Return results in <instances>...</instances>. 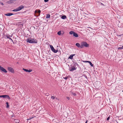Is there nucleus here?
<instances>
[{
	"mask_svg": "<svg viewBox=\"0 0 123 123\" xmlns=\"http://www.w3.org/2000/svg\"><path fill=\"white\" fill-rule=\"evenodd\" d=\"M123 34H121V35H117V36H121Z\"/></svg>",
	"mask_w": 123,
	"mask_h": 123,
	"instance_id": "obj_39",
	"label": "nucleus"
},
{
	"mask_svg": "<svg viewBox=\"0 0 123 123\" xmlns=\"http://www.w3.org/2000/svg\"><path fill=\"white\" fill-rule=\"evenodd\" d=\"M89 63L90 64V65L91 66H93V64H92V63L90 61L89 62Z\"/></svg>",
	"mask_w": 123,
	"mask_h": 123,
	"instance_id": "obj_26",
	"label": "nucleus"
},
{
	"mask_svg": "<svg viewBox=\"0 0 123 123\" xmlns=\"http://www.w3.org/2000/svg\"><path fill=\"white\" fill-rule=\"evenodd\" d=\"M55 98V97L52 96L51 97V98L54 99Z\"/></svg>",
	"mask_w": 123,
	"mask_h": 123,
	"instance_id": "obj_28",
	"label": "nucleus"
},
{
	"mask_svg": "<svg viewBox=\"0 0 123 123\" xmlns=\"http://www.w3.org/2000/svg\"><path fill=\"white\" fill-rule=\"evenodd\" d=\"M89 61H85L84 62H88L89 63Z\"/></svg>",
	"mask_w": 123,
	"mask_h": 123,
	"instance_id": "obj_37",
	"label": "nucleus"
},
{
	"mask_svg": "<svg viewBox=\"0 0 123 123\" xmlns=\"http://www.w3.org/2000/svg\"><path fill=\"white\" fill-rule=\"evenodd\" d=\"M74 31H70L69 32V34H74Z\"/></svg>",
	"mask_w": 123,
	"mask_h": 123,
	"instance_id": "obj_24",
	"label": "nucleus"
},
{
	"mask_svg": "<svg viewBox=\"0 0 123 123\" xmlns=\"http://www.w3.org/2000/svg\"><path fill=\"white\" fill-rule=\"evenodd\" d=\"M6 107L7 108H8L9 106V103L8 102H6Z\"/></svg>",
	"mask_w": 123,
	"mask_h": 123,
	"instance_id": "obj_22",
	"label": "nucleus"
},
{
	"mask_svg": "<svg viewBox=\"0 0 123 123\" xmlns=\"http://www.w3.org/2000/svg\"><path fill=\"white\" fill-rule=\"evenodd\" d=\"M2 97L4 98H7L9 99H10V98L9 96L7 95H0V98Z\"/></svg>",
	"mask_w": 123,
	"mask_h": 123,
	"instance_id": "obj_6",
	"label": "nucleus"
},
{
	"mask_svg": "<svg viewBox=\"0 0 123 123\" xmlns=\"http://www.w3.org/2000/svg\"><path fill=\"white\" fill-rule=\"evenodd\" d=\"M76 45L78 48H80V45L78 43H77L76 44Z\"/></svg>",
	"mask_w": 123,
	"mask_h": 123,
	"instance_id": "obj_17",
	"label": "nucleus"
},
{
	"mask_svg": "<svg viewBox=\"0 0 123 123\" xmlns=\"http://www.w3.org/2000/svg\"><path fill=\"white\" fill-rule=\"evenodd\" d=\"M49 46L51 50L54 52L55 53H56L58 52V50H55L52 45H50Z\"/></svg>",
	"mask_w": 123,
	"mask_h": 123,
	"instance_id": "obj_4",
	"label": "nucleus"
},
{
	"mask_svg": "<svg viewBox=\"0 0 123 123\" xmlns=\"http://www.w3.org/2000/svg\"><path fill=\"white\" fill-rule=\"evenodd\" d=\"M13 14H13L11 13H9L6 14H5V15L7 16H10L12 15Z\"/></svg>",
	"mask_w": 123,
	"mask_h": 123,
	"instance_id": "obj_13",
	"label": "nucleus"
},
{
	"mask_svg": "<svg viewBox=\"0 0 123 123\" xmlns=\"http://www.w3.org/2000/svg\"><path fill=\"white\" fill-rule=\"evenodd\" d=\"M67 98L68 100H69L70 99V98L68 97H67Z\"/></svg>",
	"mask_w": 123,
	"mask_h": 123,
	"instance_id": "obj_34",
	"label": "nucleus"
},
{
	"mask_svg": "<svg viewBox=\"0 0 123 123\" xmlns=\"http://www.w3.org/2000/svg\"><path fill=\"white\" fill-rule=\"evenodd\" d=\"M0 4H1V5H4L3 3H2V2H1L0 3Z\"/></svg>",
	"mask_w": 123,
	"mask_h": 123,
	"instance_id": "obj_36",
	"label": "nucleus"
},
{
	"mask_svg": "<svg viewBox=\"0 0 123 123\" xmlns=\"http://www.w3.org/2000/svg\"><path fill=\"white\" fill-rule=\"evenodd\" d=\"M23 70L25 71L26 72H30L32 71V70L31 69H29V70L25 69L24 68H23Z\"/></svg>",
	"mask_w": 123,
	"mask_h": 123,
	"instance_id": "obj_10",
	"label": "nucleus"
},
{
	"mask_svg": "<svg viewBox=\"0 0 123 123\" xmlns=\"http://www.w3.org/2000/svg\"><path fill=\"white\" fill-rule=\"evenodd\" d=\"M122 46L123 49V46Z\"/></svg>",
	"mask_w": 123,
	"mask_h": 123,
	"instance_id": "obj_42",
	"label": "nucleus"
},
{
	"mask_svg": "<svg viewBox=\"0 0 123 123\" xmlns=\"http://www.w3.org/2000/svg\"><path fill=\"white\" fill-rule=\"evenodd\" d=\"M61 18L63 19H65L67 18V17L66 15H64L62 16Z\"/></svg>",
	"mask_w": 123,
	"mask_h": 123,
	"instance_id": "obj_16",
	"label": "nucleus"
},
{
	"mask_svg": "<svg viewBox=\"0 0 123 123\" xmlns=\"http://www.w3.org/2000/svg\"><path fill=\"white\" fill-rule=\"evenodd\" d=\"M0 70L5 73H6L7 72V71L6 69H4L3 67H1L0 66Z\"/></svg>",
	"mask_w": 123,
	"mask_h": 123,
	"instance_id": "obj_7",
	"label": "nucleus"
},
{
	"mask_svg": "<svg viewBox=\"0 0 123 123\" xmlns=\"http://www.w3.org/2000/svg\"><path fill=\"white\" fill-rule=\"evenodd\" d=\"M45 95L47 96H48L49 95V94L48 93H46L45 94Z\"/></svg>",
	"mask_w": 123,
	"mask_h": 123,
	"instance_id": "obj_32",
	"label": "nucleus"
},
{
	"mask_svg": "<svg viewBox=\"0 0 123 123\" xmlns=\"http://www.w3.org/2000/svg\"><path fill=\"white\" fill-rule=\"evenodd\" d=\"M13 116H14V115H12L11 117H13Z\"/></svg>",
	"mask_w": 123,
	"mask_h": 123,
	"instance_id": "obj_38",
	"label": "nucleus"
},
{
	"mask_svg": "<svg viewBox=\"0 0 123 123\" xmlns=\"http://www.w3.org/2000/svg\"><path fill=\"white\" fill-rule=\"evenodd\" d=\"M89 74V73L87 72L84 71L83 72V75L84 76L86 79H87V75H88Z\"/></svg>",
	"mask_w": 123,
	"mask_h": 123,
	"instance_id": "obj_5",
	"label": "nucleus"
},
{
	"mask_svg": "<svg viewBox=\"0 0 123 123\" xmlns=\"http://www.w3.org/2000/svg\"><path fill=\"white\" fill-rule=\"evenodd\" d=\"M75 55V54H74L70 55V56L68 57V58L72 59L73 58V56Z\"/></svg>",
	"mask_w": 123,
	"mask_h": 123,
	"instance_id": "obj_12",
	"label": "nucleus"
},
{
	"mask_svg": "<svg viewBox=\"0 0 123 123\" xmlns=\"http://www.w3.org/2000/svg\"><path fill=\"white\" fill-rule=\"evenodd\" d=\"M68 78L67 76L65 77H63L64 79L66 80H67Z\"/></svg>",
	"mask_w": 123,
	"mask_h": 123,
	"instance_id": "obj_30",
	"label": "nucleus"
},
{
	"mask_svg": "<svg viewBox=\"0 0 123 123\" xmlns=\"http://www.w3.org/2000/svg\"><path fill=\"white\" fill-rule=\"evenodd\" d=\"M76 68L75 67V65H72L70 68H69V70L70 71H71L76 70Z\"/></svg>",
	"mask_w": 123,
	"mask_h": 123,
	"instance_id": "obj_3",
	"label": "nucleus"
},
{
	"mask_svg": "<svg viewBox=\"0 0 123 123\" xmlns=\"http://www.w3.org/2000/svg\"><path fill=\"white\" fill-rule=\"evenodd\" d=\"M41 12L40 10L39 9L36 10L35 12V16L37 17L39 16L40 15Z\"/></svg>",
	"mask_w": 123,
	"mask_h": 123,
	"instance_id": "obj_2",
	"label": "nucleus"
},
{
	"mask_svg": "<svg viewBox=\"0 0 123 123\" xmlns=\"http://www.w3.org/2000/svg\"><path fill=\"white\" fill-rule=\"evenodd\" d=\"M14 121L16 123H19V121L18 120L15 119Z\"/></svg>",
	"mask_w": 123,
	"mask_h": 123,
	"instance_id": "obj_21",
	"label": "nucleus"
},
{
	"mask_svg": "<svg viewBox=\"0 0 123 123\" xmlns=\"http://www.w3.org/2000/svg\"><path fill=\"white\" fill-rule=\"evenodd\" d=\"M110 118V117H108L107 118V119H106V120L107 121H108V120H109V119Z\"/></svg>",
	"mask_w": 123,
	"mask_h": 123,
	"instance_id": "obj_31",
	"label": "nucleus"
},
{
	"mask_svg": "<svg viewBox=\"0 0 123 123\" xmlns=\"http://www.w3.org/2000/svg\"><path fill=\"white\" fill-rule=\"evenodd\" d=\"M73 35V36L76 37H79L78 35L75 32H74Z\"/></svg>",
	"mask_w": 123,
	"mask_h": 123,
	"instance_id": "obj_14",
	"label": "nucleus"
},
{
	"mask_svg": "<svg viewBox=\"0 0 123 123\" xmlns=\"http://www.w3.org/2000/svg\"><path fill=\"white\" fill-rule=\"evenodd\" d=\"M26 41L27 43H37V40L36 39H32L30 37L27 39Z\"/></svg>",
	"mask_w": 123,
	"mask_h": 123,
	"instance_id": "obj_1",
	"label": "nucleus"
},
{
	"mask_svg": "<svg viewBox=\"0 0 123 123\" xmlns=\"http://www.w3.org/2000/svg\"><path fill=\"white\" fill-rule=\"evenodd\" d=\"M8 70L9 71L11 72L12 73H13L14 72V71L13 69L11 67H8L7 68Z\"/></svg>",
	"mask_w": 123,
	"mask_h": 123,
	"instance_id": "obj_9",
	"label": "nucleus"
},
{
	"mask_svg": "<svg viewBox=\"0 0 123 123\" xmlns=\"http://www.w3.org/2000/svg\"><path fill=\"white\" fill-rule=\"evenodd\" d=\"M74 65H75V67L76 66H78V64L76 62H73Z\"/></svg>",
	"mask_w": 123,
	"mask_h": 123,
	"instance_id": "obj_20",
	"label": "nucleus"
},
{
	"mask_svg": "<svg viewBox=\"0 0 123 123\" xmlns=\"http://www.w3.org/2000/svg\"><path fill=\"white\" fill-rule=\"evenodd\" d=\"M71 94L72 95H73L74 96H75L76 95V93H74L73 92H72Z\"/></svg>",
	"mask_w": 123,
	"mask_h": 123,
	"instance_id": "obj_27",
	"label": "nucleus"
},
{
	"mask_svg": "<svg viewBox=\"0 0 123 123\" xmlns=\"http://www.w3.org/2000/svg\"><path fill=\"white\" fill-rule=\"evenodd\" d=\"M50 15L49 14H47L46 15V18H50Z\"/></svg>",
	"mask_w": 123,
	"mask_h": 123,
	"instance_id": "obj_18",
	"label": "nucleus"
},
{
	"mask_svg": "<svg viewBox=\"0 0 123 123\" xmlns=\"http://www.w3.org/2000/svg\"><path fill=\"white\" fill-rule=\"evenodd\" d=\"M6 37L8 38H10V37H12V35L10 36L8 34H7L6 35Z\"/></svg>",
	"mask_w": 123,
	"mask_h": 123,
	"instance_id": "obj_15",
	"label": "nucleus"
},
{
	"mask_svg": "<svg viewBox=\"0 0 123 123\" xmlns=\"http://www.w3.org/2000/svg\"><path fill=\"white\" fill-rule=\"evenodd\" d=\"M81 45H80V48H82L84 47V46L83 45L82 42L81 43Z\"/></svg>",
	"mask_w": 123,
	"mask_h": 123,
	"instance_id": "obj_23",
	"label": "nucleus"
},
{
	"mask_svg": "<svg viewBox=\"0 0 123 123\" xmlns=\"http://www.w3.org/2000/svg\"><path fill=\"white\" fill-rule=\"evenodd\" d=\"M24 7L22 5L21 6H19V7H18V8L19 10V11H20L21 10H22V9Z\"/></svg>",
	"mask_w": 123,
	"mask_h": 123,
	"instance_id": "obj_11",
	"label": "nucleus"
},
{
	"mask_svg": "<svg viewBox=\"0 0 123 123\" xmlns=\"http://www.w3.org/2000/svg\"><path fill=\"white\" fill-rule=\"evenodd\" d=\"M19 10L18 8H17L16 9L13 10H12V11L13 12H17L19 11Z\"/></svg>",
	"mask_w": 123,
	"mask_h": 123,
	"instance_id": "obj_19",
	"label": "nucleus"
},
{
	"mask_svg": "<svg viewBox=\"0 0 123 123\" xmlns=\"http://www.w3.org/2000/svg\"><path fill=\"white\" fill-rule=\"evenodd\" d=\"M57 34L58 35H61V31H59L58 33Z\"/></svg>",
	"mask_w": 123,
	"mask_h": 123,
	"instance_id": "obj_25",
	"label": "nucleus"
},
{
	"mask_svg": "<svg viewBox=\"0 0 123 123\" xmlns=\"http://www.w3.org/2000/svg\"><path fill=\"white\" fill-rule=\"evenodd\" d=\"M87 121H86V122L85 123H87Z\"/></svg>",
	"mask_w": 123,
	"mask_h": 123,
	"instance_id": "obj_41",
	"label": "nucleus"
},
{
	"mask_svg": "<svg viewBox=\"0 0 123 123\" xmlns=\"http://www.w3.org/2000/svg\"><path fill=\"white\" fill-rule=\"evenodd\" d=\"M82 43L84 46V47H89V44H88L86 42H82Z\"/></svg>",
	"mask_w": 123,
	"mask_h": 123,
	"instance_id": "obj_8",
	"label": "nucleus"
},
{
	"mask_svg": "<svg viewBox=\"0 0 123 123\" xmlns=\"http://www.w3.org/2000/svg\"><path fill=\"white\" fill-rule=\"evenodd\" d=\"M122 49H123L122 47H119L118 49L119 50H121Z\"/></svg>",
	"mask_w": 123,
	"mask_h": 123,
	"instance_id": "obj_29",
	"label": "nucleus"
},
{
	"mask_svg": "<svg viewBox=\"0 0 123 123\" xmlns=\"http://www.w3.org/2000/svg\"><path fill=\"white\" fill-rule=\"evenodd\" d=\"M31 119V118H29V119H28V120H30Z\"/></svg>",
	"mask_w": 123,
	"mask_h": 123,
	"instance_id": "obj_40",
	"label": "nucleus"
},
{
	"mask_svg": "<svg viewBox=\"0 0 123 123\" xmlns=\"http://www.w3.org/2000/svg\"><path fill=\"white\" fill-rule=\"evenodd\" d=\"M49 1V0H44V1L45 2H47L48 1Z\"/></svg>",
	"mask_w": 123,
	"mask_h": 123,
	"instance_id": "obj_33",
	"label": "nucleus"
},
{
	"mask_svg": "<svg viewBox=\"0 0 123 123\" xmlns=\"http://www.w3.org/2000/svg\"><path fill=\"white\" fill-rule=\"evenodd\" d=\"M9 39L10 40H11L13 42V41L12 40L11 38H9Z\"/></svg>",
	"mask_w": 123,
	"mask_h": 123,
	"instance_id": "obj_35",
	"label": "nucleus"
}]
</instances>
